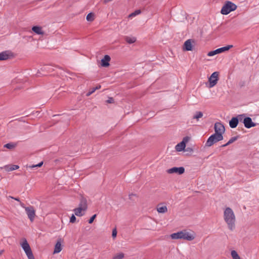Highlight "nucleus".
I'll return each mask as SVG.
<instances>
[{"label": "nucleus", "instance_id": "obj_14", "mask_svg": "<svg viewBox=\"0 0 259 259\" xmlns=\"http://www.w3.org/2000/svg\"><path fill=\"white\" fill-rule=\"evenodd\" d=\"M183 49H184V50H185L187 51L192 50V40L191 39H188L184 42Z\"/></svg>", "mask_w": 259, "mask_h": 259}, {"label": "nucleus", "instance_id": "obj_15", "mask_svg": "<svg viewBox=\"0 0 259 259\" xmlns=\"http://www.w3.org/2000/svg\"><path fill=\"white\" fill-rule=\"evenodd\" d=\"M157 211L159 213H164L167 211V208L165 205L162 204H159L156 207Z\"/></svg>", "mask_w": 259, "mask_h": 259}, {"label": "nucleus", "instance_id": "obj_28", "mask_svg": "<svg viewBox=\"0 0 259 259\" xmlns=\"http://www.w3.org/2000/svg\"><path fill=\"white\" fill-rule=\"evenodd\" d=\"M16 147V144L14 143H8L4 145V147L7 148L9 149H13Z\"/></svg>", "mask_w": 259, "mask_h": 259}, {"label": "nucleus", "instance_id": "obj_40", "mask_svg": "<svg viewBox=\"0 0 259 259\" xmlns=\"http://www.w3.org/2000/svg\"><path fill=\"white\" fill-rule=\"evenodd\" d=\"M10 197L11 198H12V199H15V200L18 201L20 202V200H19V198H14V197H12V196H10Z\"/></svg>", "mask_w": 259, "mask_h": 259}, {"label": "nucleus", "instance_id": "obj_29", "mask_svg": "<svg viewBox=\"0 0 259 259\" xmlns=\"http://www.w3.org/2000/svg\"><path fill=\"white\" fill-rule=\"evenodd\" d=\"M124 254L123 253H118L114 256L113 259H122L124 257Z\"/></svg>", "mask_w": 259, "mask_h": 259}, {"label": "nucleus", "instance_id": "obj_41", "mask_svg": "<svg viewBox=\"0 0 259 259\" xmlns=\"http://www.w3.org/2000/svg\"><path fill=\"white\" fill-rule=\"evenodd\" d=\"M101 86L100 85H97L96 87L94 88L95 89H96L97 90L100 89L101 88Z\"/></svg>", "mask_w": 259, "mask_h": 259}, {"label": "nucleus", "instance_id": "obj_37", "mask_svg": "<svg viewBox=\"0 0 259 259\" xmlns=\"http://www.w3.org/2000/svg\"><path fill=\"white\" fill-rule=\"evenodd\" d=\"M136 196H137L136 194H134V193L130 194L128 195L129 199L131 200H133V197H136Z\"/></svg>", "mask_w": 259, "mask_h": 259}, {"label": "nucleus", "instance_id": "obj_20", "mask_svg": "<svg viewBox=\"0 0 259 259\" xmlns=\"http://www.w3.org/2000/svg\"><path fill=\"white\" fill-rule=\"evenodd\" d=\"M21 246L23 248V249L24 250H28L30 248L29 244L27 242L26 239H24L23 240V241L22 243H21Z\"/></svg>", "mask_w": 259, "mask_h": 259}, {"label": "nucleus", "instance_id": "obj_23", "mask_svg": "<svg viewBox=\"0 0 259 259\" xmlns=\"http://www.w3.org/2000/svg\"><path fill=\"white\" fill-rule=\"evenodd\" d=\"M24 251L28 259H35L32 253V250L31 249V248H30L28 250H24Z\"/></svg>", "mask_w": 259, "mask_h": 259}, {"label": "nucleus", "instance_id": "obj_5", "mask_svg": "<svg viewBox=\"0 0 259 259\" xmlns=\"http://www.w3.org/2000/svg\"><path fill=\"white\" fill-rule=\"evenodd\" d=\"M223 140V136L221 134H213L211 135L207 139L205 146L207 147H210L213 145L214 143Z\"/></svg>", "mask_w": 259, "mask_h": 259}, {"label": "nucleus", "instance_id": "obj_33", "mask_svg": "<svg viewBox=\"0 0 259 259\" xmlns=\"http://www.w3.org/2000/svg\"><path fill=\"white\" fill-rule=\"evenodd\" d=\"M97 215L95 214L93 215L89 220V223L92 224L94 221L95 219L96 218Z\"/></svg>", "mask_w": 259, "mask_h": 259}, {"label": "nucleus", "instance_id": "obj_9", "mask_svg": "<svg viewBox=\"0 0 259 259\" xmlns=\"http://www.w3.org/2000/svg\"><path fill=\"white\" fill-rule=\"evenodd\" d=\"M13 57V54L10 51H6L0 53V61L6 60Z\"/></svg>", "mask_w": 259, "mask_h": 259}, {"label": "nucleus", "instance_id": "obj_30", "mask_svg": "<svg viewBox=\"0 0 259 259\" xmlns=\"http://www.w3.org/2000/svg\"><path fill=\"white\" fill-rule=\"evenodd\" d=\"M44 163H38L37 164H36V165H29V166H27V167H30V168H34V167H41L42 164H43Z\"/></svg>", "mask_w": 259, "mask_h": 259}, {"label": "nucleus", "instance_id": "obj_32", "mask_svg": "<svg viewBox=\"0 0 259 259\" xmlns=\"http://www.w3.org/2000/svg\"><path fill=\"white\" fill-rule=\"evenodd\" d=\"M76 221V217L74 214H72V216L70 218V222L71 223H75Z\"/></svg>", "mask_w": 259, "mask_h": 259}, {"label": "nucleus", "instance_id": "obj_4", "mask_svg": "<svg viewBox=\"0 0 259 259\" xmlns=\"http://www.w3.org/2000/svg\"><path fill=\"white\" fill-rule=\"evenodd\" d=\"M236 9L237 6L235 4L231 2L228 1L222 7L221 12L223 15H227L231 12L235 10Z\"/></svg>", "mask_w": 259, "mask_h": 259}, {"label": "nucleus", "instance_id": "obj_3", "mask_svg": "<svg viewBox=\"0 0 259 259\" xmlns=\"http://www.w3.org/2000/svg\"><path fill=\"white\" fill-rule=\"evenodd\" d=\"M87 200L84 198H82L78 207L75 208L73 211L76 215L81 217L84 215V212L87 209Z\"/></svg>", "mask_w": 259, "mask_h": 259}, {"label": "nucleus", "instance_id": "obj_10", "mask_svg": "<svg viewBox=\"0 0 259 259\" xmlns=\"http://www.w3.org/2000/svg\"><path fill=\"white\" fill-rule=\"evenodd\" d=\"M25 211L30 220L32 222L34 220L35 213L32 206L27 207L25 208Z\"/></svg>", "mask_w": 259, "mask_h": 259}, {"label": "nucleus", "instance_id": "obj_18", "mask_svg": "<svg viewBox=\"0 0 259 259\" xmlns=\"http://www.w3.org/2000/svg\"><path fill=\"white\" fill-rule=\"evenodd\" d=\"M19 166L17 165L9 164L4 167L5 170L10 171L18 169Z\"/></svg>", "mask_w": 259, "mask_h": 259}, {"label": "nucleus", "instance_id": "obj_16", "mask_svg": "<svg viewBox=\"0 0 259 259\" xmlns=\"http://www.w3.org/2000/svg\"><path fill=\"white\" fill-rule=\"evenodd\" d=\"M239 120L237 117H233L229 121V125L231 128H235L237 126Z\"/></svg>", "mask_w": 259, "mask_h": 259}, {"label": "nucleus", "instance_id": "obj_19", "mask_svg": "<svg viewBox=\"0 0 259 259\" xmlns=\"http://www.w3.org/2000/svg\"><path fill=\"white\" fill-rule=\"evenodd\" d=\"M32 30L37 34H43L44 31L42 28L40 26H33L32 28Z\"/></svg>", "mask_w": 259, "mask_h": 259}, {"label": "nucleus", "instance_id": "obj_22", "mask_svg": "<svg viewBox=\"0 0 259 259\" xmlns=\"http://www.w3.org/2000/svg\"><path fill=\"white\" fill-rule=\"evenodd\" d=\"M61 244L60 242L58 241L55 245L54 253H59L61 251Z\"/></svg>", "mask_w": 259, "mask_h": 259}, {"label": "nucleus", "instance_id": "obj_31", "mask_svg": "<svg viewBox=\"0 0 259 259\" xmlns=\"http://www.w3.org/2000/svg\"><path fill=\"white\" fill-rule=\"evenodd\" d=\"M96 90V89H95V88H92L91 89L89 92L87 94V96H90L91 95H92L93 93H94L95 92V91Z\"/></svg>", "mask_w": 259, "mask_h": 259}, {"label": "nucleus", "instance_id": "obj_1", "mask_svg": "<svg viewBox=\"0 0 259 259\" xmlns=\"http://www.w3.org/2000/svg\"><path fill=\"white\" fill-rule=\"evenodd\" d=\"M224 219L229 230L233 231L235 228L236 217L233 210L227 207L224 211Z\"/></svg>", "mask_w": 259, "mask_h": 259}, {"label": "nucleus", "instance_id": "obj_24", "mask_svg": "<svg viewBox=\"0 0 259 259\" xmlns=\"http://www.w3.org/2000/svg\"><path fill=\"white\" fill-rule=\"evenodd\" d=\"M238 136L232 137L226 144L223 145L222 146V147H226L227 146L233 143L234 142L236 141L238 139Z\"/></svg>", "mask_w": 259, "mask_h": 259}, {"label": "nucleus", "instance_id": "obj_26", "mask_svg": "<svg viewBox=\"0 0 259 259\" xmlns=\"http://www.w3.org/2000/svg\"><path fill=\"white\" fill-rule=\"evenodd\" d=\"M86 19L88 21H93L94 20V14L92 13H89Z\"/></svg>", "mask_w": 259, "mask_h": 259}, {"label": "nucleus", "instance_id": "obj_13", "mask_svg": "<svg viewBox=\"0 0 259 259\" xmlns=\"http://www.w3.org/2000/svg\"><path fill=\"white\" fill-rule=\"evenodd\" d=\"M110 57L106 55L104 56V58L101 60V65L103 67H107L109 66V62L110 61Z\"/></svg>", "mask_w": 259, "mask_h": 259}, {"label": "nucleus", "instance_id": "obj_17", "mask_svg": "<svg viewBox=\"0 0 259 259\" xmlns=\"http://www.w3.org/2000/svg\"><path fill=\"white\" fill-rule=\"evenodd\" d=\"M186 147V144H185V141H182L180 143L178 144L176 146V150L177 151L180 152L182 150H184L185 148Z\"/></svg>", "mask_w": 259, "mask_h": 259}, {"label": "nucleus", "instance_id": "obj_8", "mask_svg": "<svg viewBox=\"0 0 259 259\" xmlns=\"http://www.w3.org/2000/svg\"><path fill=\"white\" fill-rule=\"evenodd\" d=\"M214 129L215 134H221V135H223L225 131L224 125L220 122L215 123Z\"/></svg>", "mask_w": 259, "mask_h": 259}, {"label": "nucleus", "instance_id": "obj_38", "mask_svg": "<svg viewBox=\"0 0 259 259\" xmlns=\"http://www.w3.org/2000/svg\"><path fill=\"white\" fill-rule=\"evenodd\" d=\"M189 139V138L188 137H185L183 138V140L182 141H185V144H186V142H187Z\"/></svg>", "mask_w": 259, "mask_h": 259}, {"label": "nucleus", "instance_id": "obj_36", "mask_svg": "<svg viewBox=\"0 0 259 259\" xmlns=\"http://www.w3.org/2000/svg\"><path fill=\"white\" fill-rule=\"evenodd\" d=\"M140 13H141V10H138L136 11L134 13H133L132 14H131V16H135L137 14H139Z\"/></svg>", "mask_w": 259, "mask_h": 259}, {"label": "nucleus", "instance_id": "obj_6", "mask_svg": "<svg viewBox=\"0 0 259 259\" xmlns=\"http://www.w3.org/2000/svg\"><path fill=\"white\" fill-rule=\"evenodd\" d=\"M233 47L232 45H228L224 47H222L219 49H216L215 50L210 51L208 53V56H213L216 54L221 53L222 52H225L226 51H228L230 49Z\"/></svg>", "mask_w": 259, "mask_h": 259}, {"label": "nucleus", "instance_id": "obj_27", "mask_svg": "<svg viewBox=\"0 0 259 259\" xmlns=\"http://www.w3.org/2000/svg\"><path fill=\"white\" fill-rule=\"evenodd\" d=\"M231 256L233 259H240V256L235 250L231 251Z\"/></svg>", "mask_w": 259, "mask_h": 259}, {"label": "nucleus", "instance_id": "obj_42", "mask_svg": "<svg viewBox=\"0 0 259 259\" xmlns=\"http://www.w3.org/2000/svg\"><path fill=\"white\" fill-rule=\"evenodd\" d=\"M1 253H2V252H0V255L1 254Z\"/></svg>", "mask_w": 259, "mask_h": 259}, {"label": "nucleus", "instance_id": "obj_7", "mask_svg": "<svg viewBox=\"0 0 259 259\" xmlns=\"http://www.w3.org/2000/svg\"><path fill=\"white\" fill-rule=\"evenodd\" d=\"M219 80V72H214L209 78V87L212 88L217 84Z\"/></svg>", "mask_w": 259, "mask_h": 259}, {"label": "nucleus", "instance_id": "obj_2", "mask_svg": "<svg viewBox=\"0 0 259 259\" xmlns=\"http://www.w3.org/2000/svg\"><path fill=\"white\" fill-rule=\"evenodd\" d=\"M170 236L172 239H183L188 241H192L195 238L194 235L189 233L186 230L172 233Z\"/></svg>", "mask_w": 259, "mask_h": 259}, {"label": "nucleus", "instance_id": "obj_21", "mask_svg": "<svg viewBox=\"0 0 259 259\" xmlns=\"http://www.w3.org/2000/svg\"><path fill=\"white\" fill-rule=\"evenodd\" d=\"M124 39L126 42L129 44H133L136 41V38L135 37H130L128 36H125Z\"/></svg>", "mask_w": 259, "mask_h": 259}, {"label": "nucleus", "instance_id": "obj_35", "mask_svg": "<svg viewBox=\"0 0 259 259\" xmlns=\"http://www.w3.org/2000/svg\"><path fill=\"white\" fill-rule=\"evenodd\" d=\"M117 235V231L116 229H114L112 231V236L113 238H115L116 237Z\"/></svg>", "mask_w": 259, "mask_h": 259}, {"label": "nucleus", "instance_id": "obj_12", "mask_svg": "<svg viewBox=\"0 0 259 259\" xmlns=\"http://www.w3.org/2000/svg\"><path fill=\"white\" fill-rule=\"evenodd\" d=\"M243 123L245 127L247 128L254 127L256 125V123L252 122V119L249 117H245L243 120Z\"/></svg>", "mask_w": 259, "mask_h": 259}, {"label": "nucleus", "instance_id": "obj_25", "mask_svg": "<svg viewBox=\"0 0 259 259\" xmlns=\"http://www.w3.org/2000/svg\"><path fill=\"white\" fill-rule=\"evenodd\" d=\"M203 116V113L201 111H197L195 114L193 116V119H196L197 120Z\"/></svg>", "mask_w": 259, "mask_h": 259}, {"label": "nucleus", "instance_id": "obj_11", "mask_svg": "<svg viewBox=\"0 0 259 259\" xmlns=\"http://www.w3.org/2000/svg\"><path fill=\"white\" fill-rule=\"evenodd\" d=\"M168 174L176 173L179 175L183 174L185 172V168L183 167H174L167 170Z\"/></svg>", "mask_w": 259, "mask_h": 259}, {"label": "nucleus", "instance_id": "obj_39", "mask_svg": "<svg viewBox=\"0 0 259 259\" xmlns=\"http://www.w3.org/2000/svg\"><path fill=\"white\" fill-rule=\"evenodd\" d=\"M20 205H21V206L22 207H23V208H25H25L26 207H25V204H24L23 203H22V202H20Z\"/></svg>", "mask_w": 259, "mask_h": 259}, {"label": "nucleus", "instance_id": "obj_34", "mask_svg": "<svg viewBox=\"0 0 259 259\" xmlns=\"http://www.w3.org/2000/svg\"><path fill=\"white\" fill-rule=\"evenodd\" d=\"M114 99L112 97H109L108 99L106 101L107 103H113L114 102Z\"/></svg>", "mask_w": 259, "mask_h": 259}]
</instances>
